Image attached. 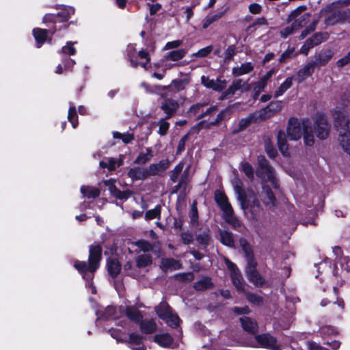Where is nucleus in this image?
<instances>
[{
	"label": "nucleus",
	"instance_id": "nucleus-9",
	"mask_svg": "<svg viewBox=\"0 0 350 350\" xmlns=\"http://www.w3.org/2000/svg\"><path fill=\"white\" fill-rule=\"evenodd\" d=\"M305 9L306 8L304 6L299 7L293 10L288 16V21L293 22L292 25L295 30L308 23V16L305 14H301Z\"/></svg>",
	"mask_w": 350,
	"mask_h": 350
},
{
	"label": "nucleus",
	"instance_id": "nucleus-57",
	"mask_svg": "<svg viewBox=\"0 0 350 350\" xmlns=\"http://www.w3.org/2000/svg\"><path fill=\"white\" fill-rule=\"evenodd\" d=\"M184 165L183 163H180L178 164L174 169L171 172L170 178L171 180L175 183L176 182L178 177L179 176V174L182 172L183 169Z\"/></svg>",
	"mask_w": 350,
	"mask_h": 350
},
{
	"label": "nucleus",
	"instance_id": "nucleus-34",
	"mask_svg": "<svg viewBox=\"0 0 350 350\" xmlns=\"http://www.w3.org/2000/svg\"><path fill=\"white\" fill-rule=\"evenodd\" d=\"M152 151L150 148H147L144 151H142L137 157L135 159L134 163L137 164H145L150 161L152 158Z\"/></svg>",
	"mask_w": 350,
	"mask_h": 350
},
{
	"label": "nucleus",
	"instance_id": "nucleus-13",
	"mask_svg": "<svg viewBox=\"0 0 350 350\" xmlns=\"http://www.w3.org/2000/svg\"><path fill=\"white\" fill-rule=\"evenodd\" d=\"M256 340L262 347L271 349L272 350H280V348L275 346L276 338L269 334L257 335Z\"/></svg>",
	"mask_w": 350,
	"mask_h": 350
},
{
	"label": "nucleus",
	"instance_id": "nucleus-60",
	"mask_svg": "<svg viewBox=\"0 0 350 350\" xmlns=\"http://www.w3.org/2000/svg\"><path fill=\"white\" fill-rule=\"evenodd\" d=\"M156 312L159 317V313H163V314L168 313L169 314H170L172 313L170 306L165 302H162L158 306H157Z\"/></svg>",
	"mask_w": 350,
	"mask_h": 350
},
{
	"label": "nucleus",
	"instance_id": "nucleus-22",
	"mask_svg": "<svg viewBox=\"0 0 350 350\" xmlns=\"http://www.w3.org/2000/svg\"><path fill=\"white\" fill-rule=\"evenodd\" d=\"M282 107V103L281 101L271 102L260 111V116L263 118H269L273 113L280 111Z\"/></svg>",
	"mask_w": 350,
	"mask_h": 350
},
{
	"label": "nucleus",
	"instance_id": "nucleus-31",
	"mask_svg": "<svg viewBox=\"0 0 350 350\" xmlns=\"http://www.w3.org/2000/svg\"><path fill=\"white\" fill-rule=\"evenodd\" d=\"M187 52V50L183 49L170 51L164 55L165 60L174 62L179 61L185 57Z\"/></svg>",
	"mask_w": 350,
	"mask_h": 350
},
{
	"label": "nucleus",
	"instance_id": "nucleus-12",
	"mask_svg": "<svg viewBox=\"0 0 350 350\" xmlns=\"http://www.w3.org/2000/svg\"><path fill=\"white\" fill-rule=\"evenodd\" d=\"M232 185L234 192L237 196V199L240 202L241 206L243 209L247 208L246 204V195L243 189V183L238 177H234L232 180Z\"/></svg>",
	"mask_w": 350,
	"mask_h": 350
},
{
	"label": "nucleus",
	"instance_id": "nucleus-27",
	"mask_svg": "<svg viewBox=\"0 0 350 350\" xmlns=\"http://www.w3.org/2000/svg\"><path fill=\"white\" fill-rule=\"evenodd\" d=\"M278 145L279 150L284 156L287 157L289 155L286 135L282 131H279L278 133Z\"/></svg>",
	"mask_w": 350,
	"mask_h": 350
},
{
	"label": "nucleus",
	"instance_id": "nucleus-63",
	"mask_svg": "<svg viewBox=\"0 0 350 350\" xmlns=\"http://www.w3.org/2000/svg\"><path fill=\"white\" fill-rule=\"evenodd\" d=\"M210 239L209 234L207 232L200 234L198 237V241L203 245H207Z\"/></svg>",
	"mask_w": 350,
	"mask_h": 350
},
{
	"label": "nucleus",
	"instance_id": "nucleus-3",
	"mask_svg": "<svg viewBox=\"0 0 350 350\" xmlns=\"http://www.w3.org/2000/svg\"><path fill=\"white\" fill-rule=\"evenodd\" d=\"M215 199L223 211V218L225 221L232 228L241 232L243 229V226L234 216L232 208L228 202L226 195L222 191L217 190L215 193Z\"/></svg>",
	"mask_w": 350,
	"mask_h": 350
},
{
	"label": "nucleus",
	"instance_id": "nucleus-42",
	"mask_svg": "<svg viewBox=\"0 0 350 350\" xmlns=\"http://www.w3.org/2000/svg\"><path fill=\"white\" fill-rule=\"evenodd\" d=\"M293 83V77H288L275 90L274 96L275 98L282 96L288 89H289Z\"/></svg>",
	"mask_w": 350,
	"mask_h": 350
},
{
	"label": "nucleus",
	"instance_id": "nucleus-53",
	"mask_svg": "<svg viewBox=\"0 0 350 350\" xmlns=\"http://www.w3.org/2000/svg\"><path fill=\"white\" fill-rule=\"evenodd\" d=\"M243 85L242 80L237 79L233 81L232 84L226 91L227 94H233L237 90H241Z\"/></svg>",
	"mask_w": 350,
	"mask_h": 350
},
{
	"label": "nucleus",
	"instance_id": "nucleus-48",
	"mask_svg": "<svg viewBox=\"0 0 350 350\" xmlns=\"http://www.w3.org/2000/svg\"><path fill=\"white\" fill-rule=\"evenodd\" d=\"M212 285L211 280L209 278H204L197 282L194 285V288L197 291H204L210 288Z\"/></svg>",
	"mask_w": 350,
	"mask_h": 350
},
{
	"label": "nucleus",
	"instance_id": "nucleus-32",
	"mask_svg": "<svg viewBox=\"0 0 350 350\" xmlns=\"http://www.w3.org/2000/svg\"><path fill=\"white\" fill-rule=\"evenodd\" d=\"M152 262V256L148 254L138 255L135 259L136 267L144 269L149 267Z\"/></svg>",
	"mask_w": 350,
	"mask_h": 350
},
{
	"label": "nucleus",
	"instance_id": "nucleus-2",
	"mask_svg": "<svg viewBox=\"0 0 350 350\" xmlns=\"http://www.w3.org/2000/svg\"><path fill=\"white\" fill-rule=\"evenodd\" d=\"M334 124L339 133V140L343 150L350 155V132L349 119L342 109H336L333 113Z\"/></svg>",
	"mask_w": 350,
	"mask_h": 350
},
{
	"label": "nucleus",
	"instance_id": "nucleus-14",
	"mask_svg": "<svg viewBox=\"0 0 350 350\" xmlns=\"http://www.w3.org/2000/svg\"><path fill=\"white\" fill-rule=\"evenodd\" d=\"M302 129L304 143L306 146H312L314 142V137L312 133L311 122L308 119L302 120Z\"/></svg>",
	"mask_w": 350,
	"mask_h": 350
},
{
	"label": "nucleus",
	"instance_id": "nucleus-55",
	"mask_svg": "<svg viewBox=\"0 0 350 350\" xmlns=\"http://www.w3.org/2000/svg\"><path fill=\"white\" fill-rule=\"evenodd\" d=\"M161 213L160 206H156L153 209L149 210L146 213V218L147 219H152L159 217Z\"/></svg>",
	"mask_w": 350,
	"mask_h": 350
},
{
	"label": "nucleus",
	"instance_id": "nucleus-50",
	"mask_svg": "<svg viewBox=\"0 0 350 350\" xmlns=\"http://www.w3.org/2000/svg\"><path fill=\"white\" fill-rule=\"evenodd\" d=\"M68 120L72 124V126L74 129H75L78 125L77 120V115L76 108L73 105L70 106L68 113Z\"/></svg>",
	"mask_w": 350,
	"mask_h": 350
},
{
	"label": "nucleus",
	"instance_id": "nucleus-4",
	"mask_svg": "<svg viewBox=\"0 0 350 350\" xmlns=\"http://www.w3.org/2000/svg\"><path fill=\"white\" fill-rule=\"evenodd\" d=\"M127 56L133 67L141 66L142 68L147 69V64L149 63L150 58L149 54L143 50L137 51L135 44H130L128 45Z\"/></svg>",
	"mask_w": 350,
	"mask_h": 350
},
{
	"label": "nucleus",
	"instance_id": "nucleus-41",
	"mask_svg": "<svg viewBox=\"0 0 350 350\" xmlns=\"http://www.w3.org/2000/svg\"><path fill=\"white\" fill-rule=\"evenodd\" d=\"M81 192L88 198H94L99 196L100 191L98 189L89 187V186H82L81 187Z\"/></svg>",
	"mask_w": 350,
	"mask_h": 350
},
{
	"label": "nucleus",
	"instance_id": "nucleus-15",
	"mask_svg": "<svg viewBox=\"0 0 350 350\" xmlns=\"http://www.w3.org/2000/svg\"><path fill=\"white\" fill-rule=\"evenodd\" d=\"M170 167V161L167 159L161 160L157 163L150 164L147 167L148 176L161 175Z\"/></svg>",
	"mask_w": 350,
	"mask_h": 350
},
{
	"label": "nucleus",
	"instance_id": "nucleus-62",
	"mask_svg": "<svg viewBox=\"0 0 350 350\" xmlns=\"http://www.w3.org/2000/svg\"><path fill=\"white\" fill-rule=\"evenodd\" d=\"M183 42L180 40H176L171 42H168L165 45L163 49L164 50H170L172 49H177L178 48L181 44Z\"/></svg>",
	"mask_w": 350,
	"mask_h": 350
},
{
	"label": "nucleus",
	"instance_id": "nucleus-17",
	"mask_svg": "<svg viewBox=\"0 0 350 350\" xmlns=\"http://www.w3.org/2000/svg\"><path fill=\"white\" fill-rule=\"evenodd\" d=\"M334 52L331 49H324L316 55L314 66H323L326 65L332 58Z\"/></svg>",
	"mask_w": 350,
	"mask_h": 350
},
{
	"label": "nucleus",
	"instance_id": "nucleus-51",
	"mask_svg": "<svg viewBox=\"0 0 350 350\" xmlns=\"http://www.w3.org/2000/svg\"><path fill=\"white\" fill-rule=\"evenodd\" d=\"M327 39V34L326 33H317L312 36L310 38L308 39L311 41L313 46L321 44L322 42Z\"/></svg>",
	"mask_w": 350,
	"mask_h": 350
},
{
	"label": "nucleus",
	"instance_id": "nucleus-46",
	"mask_svg": "<svg viewBox=\"0 0 350 350\" xmlns=\"http://www.w3.org/2000/svg\"><path fill=\"white\" fill-rule=\"evenodd\" d=\"M240 170L250 180L254 179V170L252 166L247 162H241L240 163Z\"/></svg>",
	"mask_w": 350,
	"mask_h": 350
},
{
	"label": "nucleus",
	"instance_id": "nucleus-8",
	"mask_svg": "<svg viewBox=\"0 0 350 350\" xmlns=\"http://www.w3.org/2000/svg\"><path fill=\"white\" fill-rule=\"evenodd\" d=\"M314 130L317 136L321 139H325L329 131L327 120L323 114H317L314 118Z\"/></svg>",
	"mask_w": 350,
	"mask_h": 350
},
{
	"label": "nucleus",
	"instance_id": "nucleus-16",
	"mask_svg": "<svg viewBox=\"0 0 350 350\" xmlns=\"http://www.w3.org/2000/svg\"><path fill=\"white\" fill-rule=\"evenodd\" d=\"M202 83L208 88H211L215 91L219 92L226 88L225 80L210 79L208 77L202 76L201 77Z\"/></svg>",
	"mask_w": 350,
	"mask_h": 350
},
{
	"label": "nucleus",
	"instance_id": "nucleus-37",
	"mask_svg": "<svg viewBox=\"0 0 350 350\" xmlns=\"http://www.w3.org/2000/svg\"><path fill=\"white\" fill-rule=\"evenodd\" d=\"M241 246L245 254L247 265H250L252 261V262H256L254 258V256L252 254V250L250 245L247 243V241L245 240H241Z\"/></svg>",
	"mask_w": 350,
	"mask_h": 350
},
{
	"label": "nucleus",
	"instance_id": "nucleus-19",
	"mask_svg": "<svg viewBox=\"0 0 350 350\" xmlns=\"http://www.w3.org/2000/svg\"><path fill=\"white\" fill-rule=\"evenodd\" d=\"M261 200L267 208H272L276 206V200L273 192L263 186V193L261 195Z\"/></svg>",
	"mask_w": 350,
	"mask_h": 350
},
{
	"label": "nucleus",
	"instance_id": "nucleus-58",
	"mask_svg": "<svg viewBox=\"0 0 350 350\" xmlns=\"http://www.w3.org/2000/svg\"><path fill=\"white\" fill-rule=\"evenodd\" d=\"M174 278L182 282H191L194 279L193 274L192 273H178L174 275Z\"/></svg>",
	"mask_w": 350,
	"mask_h": 350
},
{
	"label": "nucleus",
	"instance_id": "nucleus-18",
	"mask_svg": "<svg viewBox=\"0 0 350 350\" xmlns=\"http://www.w3.org/2000/svg\"><path fill=\"white\" fill-rule=\"evenodd\" d=\"M128 176L133 180L146 179L148 176L147 167H134L129 170Z\"/></svg>",
	"mask_w": 350,
	"mask_h": 350
},
{
	"label": "nucleus",
	"instance_id": "nucleus-61",
	"mask_svg": "<svg viewBox=\"0 0 350 350\" xmlns=\"http://www.w3.org/2000/svg\"><path fill=\"white\" fill-rule=\"evenodd\" d=\"M247 299L248 301L254 304L260 305L262 303V297L252 293L247 294Z\"/></svg>",
	"mask_w": 350,
	"mask_h": 350
},
{
	"label": "nucleus",
	"instance_id": "nucleus-45",
	"mask_svg": "<svg viewBox=\"0 0 350 350\" xmlns=\"http://www.w3.org/2000/svg\"><path fill=\"white\" fill-rule=\"evenodd\" d=\"M110 193L116 198L120 200L127 199L131 194L129 191H121L116 187L111 186L109 189Z\"/></svg>",
	"mask_w": 350,
	"mask_h": 350
},
{
	"label": "nucleus",
	"instance_id": "nucleus-52",
	"mask_svg": "<svg viewBox=\"0 0 350 350\" xmlns=\"http://www.w3.org/2000/svg\"><path fill=\"white\" fill-rule=\"evenodd\" d=\"M113 136L115 139H121L124 144L131 142L133 139V135L131 133H120L119 132H113Z\"/></svg>",
	"mask_w": 350,
	"mask_h": 350
},
{
	"label": "nucleus",
	"instance_id": "nucleus-40",
	"mask_svg": "<svg viewBox=\"0 0 350 350\" xmlns=\"http://www.w3.org/2000/svg\"><path fill=\"white\" fill-rule=\"evenodd\" d=\"M141 330L145 334H151L155 332L157 325L152 320H145L141 321Z\"/></svg>",
	"mask_w": 350,
	"mask_h": 350
},
{
	"label": "nucleus",
	"instance_id": "nucleus-59",
	"mask_svg": "<svg viewBox=\"0 0 350 350\" xmlns=\"http://www.w3.org/2000/svg\"><path fill=\"white\" fill-rule=\"evenodd\" d=\"M136 245L140 250L145 252L152 250V245L147 241H138L136 242Z\"/></svg>",
	"mask_w": 350,
	"mask_h": 350
},
{
	"label": "nucleus",
	"instance_id": "nucleus-30",
	"mask_svg": "<svg viewBox=\"0 0 350 350\" xmlns=\"http://www.w3.org/2000/svg\"><path fill=\"white\" fill-rule=\"evenodd\" d=\"M272 74V71L268 72L266 75L261 77V79L257 83L254 85V91L255 92L254 98H256L260 92H261L265 89L267 85V81L271 77Z\"/></svg>",
	"mask_w": 350,
	"mask_h": 350
},
{
	"label": "nucleus",
	"instance_id": "nucleus-54",
	"mask_svg": "<svg viewBox=\"0 0 350 350\" xmlns=\"http://www.w3.org/2000/svg\"><path fill=\"white\" fill-rule=\"evenodd\" d=\"M213 51V46L211 45L207 46L204 48L200 49L196 53L192 54L193 57H204L208 56Z\"/></svg>",
	"mask_w": 350,
	"mask_h": 350
},
{
	"label": "nucleus",
	"instance_id": "nucleus-7",
	"mask_svg": "<svg viewBox=\"0 0 350 350\" xmlns=\"http://www.w3.org/2000/svg\"><path fill=\"white\" fill-rule=\"evenodd\" d=\"M286 133L288 138L291 140L299 139L303 133L302 120L300 121L297 118H291L288 122Z\"/></svg>",
	"mask_w": 350,
	"mask_h": 350
},
{
	"label": "nucleus",
	"instance_id": "nucleus-43",
	"mask_svg": "<svg viewBox=\"0 0 350 350\" xmlns=\"http://www.w3.org/2000/svg\"><path fill=\"white\" fill-rule=\"evenodd\" d=\"M221 242L227 246L233 247L234 239L232 233L226 230H220Z\"/></svg>",
	"mask_w": 350,
	"mask_h": 350
},
{
	"label": "nucleus",
	"instance_id": "nucleus-1",
	"mask_svg": "<svg viewBox=\"0 0 350 350\" xmlns=\"http://www.w3.org/2000/svg\"><path fill=\"white\" fill-rule=\"evenodd\" d=\"M102 248L100 245H91L90 247V254L88 258V264L85 261L75 260L74 266L75 269L82 275L83 278L87 280L86 286L91 289L92 294H95L96 288L93 286L92 280L94 277V273L99 267V262L101 259Z\"/></svg>",
	"mask_w": 350,
	"mask_h": 350
},
{
	"label": "nucleus",
	"instance_id": "nucleus-25",
	"mask_svg": "<svg viewBox=\"0 0 350 350\" xmlns=\"http://www.w3.org/2000/svg\"><path fill=\"white\" fill-rule=\"evenodd\" d=\"M160 267L165 271H175L181 268V264L174 258H163Z\"/></svg>",
	"mask_w": 350,
	"mask_h": 350
},
{
	"label": "nucleus",
	"instance_id": "nucleus-64",
	"mask_svg": "<svg viewBox=\"0 0 350 350\" xmlns=\"http://www.w3.org/2000/svg\"><path fill=\"white\" fill-rule=\"evenodd\" d=\"M350 62V51L347 53V55L343 57L342 58L338 59L337 61V66L338 67H343Z\"/></svg>",
	"mask_w": 350,
	"mask_h": 350
},
{
	"label": "nucleus",
	"instance_id": "nucleus-28",
	"mask_svg": "<svg viewBox=\"0 0 350 350\" xmlns=\"http://www.w3.org/2000/svg\"><path fill=\"white\" fill-rule=\"evenodd\" d=\"M49 31L36 28L33 30V35L36 42L37 47L40 48L47 40V34Z\"/></svg>",
	"mask_w": 350,
	"mask_h": 350
},
{
	"label": "nucleus",
	"instance_id": "nucleus-21",
	"mask_svg": "<svg viewBox=\"0 0 350 350\" xmlns=\"http://www.w3.org/2000/svg\"><path fill=\"white\" fill-rule=\"evenodd\" d=\"M239 320L243 329L245 332L252 334H255L258 332V324L254 320L247 317H242Z\"/></svg>",
	"mask_w": 350,
	"mask_h": 350
},
{
	"label": "nucleus",
	"instance_id": "nucleus-38",
	"mask_svg": "<svg viewBox=\"0 0 350 350\" xmlns=\"http://www.w3.org/2000/svg\"><path fill=\"white\" fill-rule=\"evenodd\" d=\"M225 14V11L217 12L213 14H209L205 17L202 22V28L206 29L212 23L221 18Z\"/></svg>",
	"mask_w": 350,
	"mask_h": 350
},
{
	"label": "nucleus",
	"instance_id": "nucleus-36",
	"mask_svg": "<svg viewBox=\"0 0 350 350\" xmlns=\"http://www.w3.org/2000/svg\"><path fill=\"white\" fill-rule=\"evenodd\" d=\"M159 317L163 319L166 322V323L172 327H176L179 324L180 321L177 315L174 314L172 313H171L170 314H169L168 313H159Z\"/></svg>",
	"mask_w": 350,
	"mask_h": 350
},
{
	"label": "nucleus",
	"instance_id": "nucleus-44",
	"mask_svg": "<svg viewBox=\"0 0 350 350\" xmlns=\"http://www.w3.org/2000/svg\"><path fill=\"white\" fill-rule=\"evenodd\" d=\"M124 270L127 275L131 277L137 278L140 276L139 269L136 266H134L131 261L127 262L124 265Z\"/></svg>",
	"mask_w": 350,
	"mask_h": 350
},
{
	"label": "nucleus",
	"instance_id": "nucleus-39",
	"mask_svg": "<svg viewBox=\"0 0 350 350\" xmlns=\"http://www.w3.org/2000/svg\"><path fill=\"white\" fill-rule=\"evenodd\" d=\"M172 340V336L168 334H163L154 336V341L160 346L164 347H170Z\"/></svg>",
	"mask_w": 350,
	"mask_h": 350
},
{
	"label": "nucleus",
	"instance_id": "nucleus-33",
	"mask_svg": "<svg viewBox=\"0 0 350 350\" xmlns=\"http://www.w3.org/2000/svg\"><path fill=\"white\" fill-rule=\"evenodd\" d=\"M107 270L112 277L118 275L121 270V266L117 259L111 258L107 261Z\"/></svg>",
	"mask_w": 350,
	"mask_h": 350
},
{
	"label": "nucleus",
	"instance_id": "nucleus-10",
	"mask_svg": "<svg viewBox=\"0 0 350 350\" xmlns=\"http://www.w3.org/2000/svg\"><path fill=\"white\" fill-rule=\"evenodd\" d=\"M226 265L230 272L232 281L238 291H242L244 288V284L241 273L237 266L228 259H225Z\"/></svg>",
	"mask_w": 350,
	"mask_h": 350
},
{
	"label": "nucleus",
	"instance_id": "nucleus-23",
	"mask_svg": "<svg viewBox=\"0 0 350 350\" xmlns=\"http://www.w3.org/2000/svg\"><path fill=\"white\" fill-rule=\"evenodd\" d=\"M314 63L312 62L306 64L302 68L299 69L297 75V80L298 82L301 83L306 78L311 76L314 72Z\"/></svg>",
	"mask_w": 350,
	"mask_h": 350
},
{
	"label": "nucleus",
	"instance_id": "nucleus-56",
	"mask_svg": "<svg viewBox=\"0 0 350 350\" xmlns=\"http://www.w3.org/2000/svg\"><path fill=\"white\" fill-rule=\"evenodd\" d=\"M74 42H68L66 44L62 47V53L65 55H72L76 53V49L73 46Z\"/></svg>",
	"mask_w": 350,
	"mask_h": 350
},
{
	"label": "nucleus",
	"instance_id": "nucleus-5",
	"mask_svg": "<svg viewBox=\"0 0 350 350\" xmlns=\"http://www.w3.org/2000/svg\"><path fill=\"white\" fill-rule=\"evenodd\" d=\"M258 162L259 169L257 172V176H260L263 182L270 183L271 185L277 188L278 180L275 177V172L273 169L268 164L267 161L264 156H259L258 157Z\"/></svg>",
	"mask_w": 350,
	"mask_h": 350
},
{
	"label": "nucleus",
	"instance_id": "nucleus-11",
	"mask_svg": "<svg viewBox=\"0 0 350 350\" xmlns=\"http://www.w3.org/2000/svg\"><path fill=\"white\" fill-rule=\"evenodd\" d=\"M256 262H252L250 265H247L245 269L247 276L248 280L256 286H262L265 284V280L257 272L256 269Z\"/></svg>",
	"mask_w": 350,
	"mask_h": 350
},
{
	"label": "nucleus",
	"instance_id": "nucleus-49",
	"mask_svg": "<svg viewBox=\"0 0 350 350\" xmlns=\"http://www.w3.org/2000/svg\"><path fill=\"white\" fill-rule=\"evenodd\" d=\"M111 336L116 339L118 342H126L127 341V336L126 334L122 332L120 329H111L109 330Z\"/></svg>",
	"mask_w": 350,
	"mask_h": 350
},
{
	"label": "nucleus",
	"instance_id": "nucleus-24",
	"mask_svg": "<svg viewBox=\"0 0 350 350\" xmlns=\"http://www.w3.org/2000/svg\"><path fill=\"white\" fill-rule=\"evenodd\" d=\"M125 312L126 317L133 321L136 323H140L142 321V315L137 310V308L135 306H129L126 308L123 307V310H122V314H123Z\"/></svg>",
	"mask_w": 350,
	"mask_h": 350
},
{
	"label": "nucleus",
	"instance_id": "nucleus-6",
	"mask_svg": "<svg viewBox=\"0 0 350 350\" xmlns=\"http://www.w3.org/2000/svg\"><path fill=\"white\" fill-rule=\"evenodd\" d=\"M75 8L70 6L62 5L60 11L57 13L46 14L43 17L44 23H62L66 21L74 14Z\"/></svg>",
	"mask_w": 350,
	"mask_h": 350
},
{
	"label": "nucleus",
	"instance_id": "nucleus-20",
	"mask_svg": "<svg viewBox=\"0 0 350 350\" xmlns=\"http://www.w3.org/2000/svg\"><path fill=\"white\" fill-rule=\"evenodd\" d=\"M123 159L120 157L115 159L113 157H107L105 159L100 161L99 165L103 168H107L109 171H113L116 167H120L122 165Z\"/></svg>",
	"mask_w": 350,
	"mask_h": 350
},
{
	"label": "nucleus",
	"instance_id": "nucleus-29",
	"mask_svg": "<svg viewBox=\"0 0 350 350\" xmlns=\"http://www.w3.org/2000/svg\"><path fill=\"white\" fill-rule=\"evenodd\" d=\"M178 108V104L176 101L166 99L161 105V109L167 114V118H170Z\"/></svg>",
	"mask_w": 350,
	"mask_h": 350
},
{
	"label": "nucleus",
	"instance_id": "nucleus-47",
	"mask_svg": "<svg viewBox=\"0 0 350 350\" xmlns=\"http://www.w3.org/2000/svg\"><path fill=\"white\" fill-rule=\"evenodd\" d=\"M154 124L159 126L158 133L161 136H163L167 134L170 128V123L166 120V118H162Z\"/></svg>",
	"mask_w": 350,
	"mask_h": 350
},
{
	"label": "nucleus",
	"instance_id": "nucleus-35",
	"mask_svg": "<svg viewBox=\"0 0 350 350\" xmlns=\"http://www.w3.org/2000/svg\"><path fill=\"white\" fill-rule=\"evenodd\" d=\"M254 67L251 63L247 62L242 64L240 66L234 67L232 68V74L235 77H239L243 75L250 73Z\"/></svg>",
	"mask_w": 350,
	"mask_h": 350
},
{
	"label": "nucleus",
	"instance_id": "nucleus-26",
	"mask_svg": "<svg viewBox=\"0 0 350 350\" xmlns=\"http://www.w3.org/2000/svg\"><path fill=\"white\" fill-rule=\"evenodd\" d=\"M123 307H119L118 308L113 306H108L105 308L103 314V317L105 319H117L122 317V310Z\"/></svg>",
	"mask_w": 350,
	"mask_h": 350
}]
</instances>
